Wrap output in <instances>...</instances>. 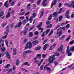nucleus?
<instances>
[{"instance_id": "nucleus-1", "label": "nucleus", "mask_w": 74, "mask_h": 74, "mask_svg": "<svg viewBox=\"0 0 74 74\" xmlns=\"http://www.w3.org/2000/svg\"><path fill=\"white\" fill-rule=\"evenodd\" d=\"M55 55H53V56H51L49 57V61L50 63H52L55 60Z\"/></svg>"}, {"instance_id": "nucleus-2", "label": "nucleus", "mask_w": 74, "mask_h": 74, "mask_svg": "<svg viewBox=\"0 0 74 74\" xmlns=\"http://www.w3.org/2000/svg\"><path fill=\"white\" fill-rule=\"evenodd\" d=\"M31 48H32V43L30 42H27L26 47H25V49H27L28 48L31 49Z\"/></svg>"}, {"instance_id": "nucleus-3", "label": "nucleus", "mask_w": 74, "mask_h": 74, "mask_svg": "<svg viewBox=\"0 0 74 74\" xmlns=\"http://www.w3.org/2000/svg\"><path fill=\"white\" fill-rule=\"evenodd\" d=\"M33 16H31L29 18V21L30 23H31L32 22V21L33 20V18H35L37 15V14L36 13H33Z\"/></svg>"}, {"instance_id": "nucleus-4", "label": "nucleus", "mask_w": 74, "mask_h": 74, "mask_svg": "<svg viewBox=\"0 0 74 74\" xmlns=\"http://www.w3.org/2000/svg\"><path fill=\"white\" fill-rule=\"evenodd\" d=\"M73 51V52L74 51V46L73 47H71L70 49L69 46H68L67 47V53H69V51Z\"/></svg>"}, {"instance_id": "nucleus-5", "label": "nucleus", "mask_w": 74, "mask_h": 74, "mask_svg": "<svg viewBox=\"0 0 74 74\" xmlns=\"http://www.w3.org/2000/svg\"><path fill=\"white\" fill-rule=\"evenodd\" d=\"M42 22H41L40 23V24L38 26V28L40 30H41L40 32V33H41L43 32L42 30H44V28H42L41 27H40V26L42 25Z\"/></svg>"}, {"instance_id": "nucleus-6", "label": "nucleus", "mask_w": 74, "mask_h": 74, "mask_svg": "<svg viewBox=\"0 0 74 74\" xmlns=\"http://www.w3.org/2000/svg\"><path fill=\"white\" fill-rule=\"evenodd\" d=\"M47 66H48V65H46L44 67V70H46V69L47 71H51V69L49 67H47L46 68V67H47Z\"/></svg>"}, {"instance_id": "nucleus-7", "label": "nucleus", "mask_w": 74, "mask_h": 74, "mask_svg": "<svg viewBox=\"0 0 74 74\" xmlns=\"http://www.w3.org/2000/svg\"><path fill=\"white\" fill-rule=\"evenodd\" d=\"M9 32V29L8 28V26H7L5 28V34L8 35V32Z\"/></svg>"}, {"instance_id": "nucleus-8", "label": "nucleus", "mask_w": 74, "mask_h": 74, "mask_svg": "<svg viewBox=\"0 0 74 74\" xmlns=\"http://www.w3.org/2000/svg\"><path fill=\"white\" fill-rule=\"evenodd\" d=\"M62 30L60 31L59 32L58 31L57 32V34L58 37H60V36L62 35Z\"/></svg>"}, {"instance_id": "nucleus-9", "label": "nucleus", "mask_w": 74, "mask_h": 74, "mask_svg": "<svg viewBox=\"0 0 74 74\" xmlns=\"http://www.w3.org/2000/svg\"><path fill=\"white\" fill-rule=\"evenodd\" d=\"M63 45H62L58 49V50L59 52H61L62 51L63 49Z\"/></svg>"}, {"instance_id": "nucleus-10", "label": "nucleus", "mask_w": 74, "mask_h": 74, "mask_svg": "<svg viewBox=\"0 0 74 74\" xmlns=\"http://www.w3.org/2000/svg\"><path fill=\"white\" fill-rule=\"evenodd\" d=\"M22 22L21 21H20L18 23V25H16V27H20L21 26V25H22Z\"/></svg>"}, {"instance_id": "nucleus-11", "label": "nucleus", "mask_w": 74, "mask_h": 74, "mask_svg": "<svg viewBox=\"0 0 74 74\" xmlns=\"http://www.w3.org/2000/svg\"><path fill=\"white\" fill-rule=\"evenodd\" d=\"M56 4V0H55L51 3V7H53V5H55V4Z\"/></svg>"}, {"instance_id": "nucleus-12", "label": "nucleus", "mask_w": 74, "mask_h": 74, "mask_svg": "<svg viewBox=\"0 0 74 74\" xmlns=\"http://www.w3.org/2000/svg\"><path fill=\"white\" fill-rule=\"evenodd\" d=\"M8 1H7L5 2V4L4 5V7H5L6 8L8 7V5H9L8 4H7V3H8Z\"/></svg>"}, {"instance_id": "nucleus-13", "label": "nucleus", "mask_w": 74, "mask_h": 74, "mask_svg": "<svg viewBox=\"0 0 74 74\" xmlns=\"http://www.w3.org/2000/svg\"><path fill=\"white\" fill-rule=\"evenodd\" d=\"M38 42V40H35L32 42V43L34 45H36Z\"/></svg>"}, {"instance_id": "nucleus-14", "label": "nucleus", "mask_w": 74, "mask_h": 74, "mask_svg": "<svg viewBox=\"0 0 74 74\" xmlns=\"http://www.w3.org/2000/svg\"><path fill=\"white\" fill-rule=\"evenodd\" d=\"M47 0H44V1L42 3V4L43 6L44 7H45V6L47 5V4L45 3V2H46Z\"/></svg>"}, {"instance_id": "nucleus-15", "label": "nucleus", "mask_w": 74, "mask_h": 74, "mask_svg": "<svg viewBox=\"0 0 74 74\" xmlns=\"http://www.w3.org/2000/svg\"><path fill=\"white\" fill-rule=\"evenodd\" d=\"M6 57L8 58L9 59H10V54L9 53L7 52L6 53Z\"/></svg>"}, {"instance_id": "nucleus-16", "label": "nucleus", "mask_w": 74, "mask_h": 74, "mask_svg": "<svg viewBox=\"0 0 74 74\" xmlns=\"http://www.w3.org/2000/svg\"><path fill=\"white\" fill-rule=\"evenodd\" d=\"M28 30L27 28H26V30H24V31H22L21 32V33H23L24 35H26V33H27V30Z\"/></svg>"}, {"instance_id": "nucleus-17", "label": "nucleus", "mask_w": 74, "mask_h": 74, "mask_svg": "<svg viewBox=\"0 0 74 74\" xmlns=\"http://www.w3.org/2000/svg\"><path fill=\"white\" fill-rule=\"evenodd\" d=\"M5 42L6 44V45L7 47H9V46L8 45V40H5Z\"/></svg>"}, {"instance_id": "nucleus-18", "label": "nucleus", "mask_w": 74, "mask_h": 74, "mask_svg": "<svg viewBox=\"0 0 74 74\" xmlns=\"http://www.w3.org/2000/svg\"><path fill=\"white\" fill-rule=\"evenodd\" d=\"M0 50L1 52H4L6 50V48L5 47H2L0 49Z\"/></svg>"}, {"instance_id": "nucleus-19", "label": "nucleus", "mask_w": 74, "mask_h": 74, "mask_svg": "<svg viewBox=\"0 0 74 74\" xmlns=\"http://www.w3.org/2000/svg\"><path fill=\"white\" fill-rule=\"evenodd\" d=\"M8 71L7 72V74H10L11 73L12 71V70L11 69H8Z\"/></svg>"}, {"instance_id": "nucleus-20", "label": "nucleus", "mask_w": 74, "mask_h": 74, "mask_svg": "<svg viewBox=\"0 0 74 74\" xmlns=\"http://www.w3.org/2000/svg\"><path fill=\"white\" fill-rule=\"evenodd\" d=\"M48 45V44H46L43 47V50L44 51H45L46 50V49H47V47Z\"/></svg>"}, {"instance_id": "nucleus-21", "label": "nucleus", "mask_w": 74, "mask_h": 74, "mask_svg": "<svg viewBox=\"0 0 74 74\" xmlns=\"http://www.w3.org/2000/svg\"><path fill=\"white\" fill-rule=\"evenodd\" d=\"M21 70H22V71H24V72H25V73H29V71L26 70L25 69L22 68L21 69Z\"/></svg>"}, {"instance_id": "nucleus-22", "label": "nucleus", "mask_w": 74, "mask_h": 74, "mask_svg": "<svg viewBox=\"0 0 74 74\" xmlns=\"http://www.w3.org/2000/svg\"><path fill=\"white\" fill-rule=\"evenodd\" d=\"M10 16V12H8V14L6 15V17L8 18H9Z\"/></svg>"}, {"instance_id": "nucleus-23", "label": "nucleus", "mask_w": 74, "mask_h": 74, "mask_svg": "<svg viewBox=\"0 0 74 74\" xmlns=\"http://www.w3.org/2000/svg\"><path fill=\"white\" fill-rule=\"evenodd\" d=\"M70 51H69V52H68V53H67V50L66 51V53L68 54V56H71V55H72L71 54V53L70 52Z\"/></svg>"}, {"instance_id": "nucleus-24", "label": "nucleus", "mask_w": 74, "mask_h": 74, "mask_svg": "<svg viewBox=\"0 0 74 74\" xmlns=\"http://www.w3.org/2000/svg\"><path fill=\"white\" fill-rule=\"evenodd\" d=\"M58 15V12H55L53 13V16H56Z\"/></svg>"}, {"instance_id": "nucleus-25", "label": "nucleus", "mask_w": 74, "mask_h": 74, "mask_svg": "<svg viewBox=\"0 0 74 74\" xmlns=\"http://www.w3.org/2000/svg\"><path fill=\"white\" fill-rule=\"evenodd\" d=\"M28 21L27 20H23V24H25L26 23V22H27Z\"/></svg>"}, {"instance_id": "nucleus-26", "label": "nucleus", "mask_w": 74, "mask_h": 74, "mask_svg": "<svg viewBox=\"0 0 74 74\" xmlns=\"http://www.w3.org/2000/svg\"><path fill=\"white\" fill-rule=\"evenodd\" d=\"M41 47L39 46L35 48V50H40V49H41Z\"/></svg>"}, {"instance_id": "nucleus-27", "label": "nucleus", "mask_w": 74, "mask_h": 74, "mask_svg": "<svg viewBox=\"0 0 74 74\" xmlns=\"http://www.w3.org/2000/svg\"><path fill=\"white\" fill-rule=\"evenodd\" d=\"M53 33V30H51L50 33L49 34V36H51Z\"/></svg>"}, {"instance_id": "nucleus-28", "label": "nucleus", "mask_w": 74, "mask_h": 74, "mask_svg": "<svg viewBox=\"0 0 74 74\" xmlns=\"http://www.w3.org/2000/svg\"><path fill=\"white\" fill-rule=\"evenodd\" d=\"M33 36V32H30L29 34V37H32V36Z\"/></svg>"}, {"instance_id": "nucleus-29", "label": "nucleus", "mask_w": 74, "mask_h": 74, "mask_svg": "<svg viewBox=\"0 0 74 74\" xmlns=\"http://www.w3.org/2000/svg\"><path fill=\"white\" fill-rule=\"evenodd\" d=\"M52 26V24H50V25H47L46 26V27L47 28H51V27Z\"/></svg>"}, {"instance_id": "nucleus-30", "label": "nucleus", "mask_w": 74, "mask_h": 74, "mask_svg": "<svg viewBox=\"0 0 74 74\" xmlns=\"http://www.w3.org/2000/svg\"><path fill=\"white\" fill-rule=\"evenodd\" d=\"M4 15V12L3 11L1 12V13H0V18Z\"/></svg>"}, {"instance_id": "nucleus-31", "label": "nucleus", "mask_w": 74, "mask_h": 74, "mask_svg": "<svg viewBox=\"0 0 74 74\" xmlns=\"http://www.w3.org/2000/svg\"><path fill=\"white\" fill-rule=\"evenodd\" d=\"M62 18H63V16H60L59 17V21H62Z\"/></svg>"}, {"instance_id": "nucleus-32", "label": "nucleus", "mask_w": 74, "mask_h": 74, "mask_svg": "<svg viewBox=\"0 0 74 74\" xmlns=\"http://www.w3.org/2000/svg\"><path fill=\"white\" fill-rule=\"evenodd\" d=\"M19 60H18L16 61V64L17 66H18L19 65Z\"/></svg>"}, {"instance_id": "nucleus-33", "label": "nucleus", "mask_w": 74, "mask_h": 74, "mask_svg": "<svg viewBox=\"0 0 74 74\" xmlns=\"http://www.w3.org/2000/svg\"><path fill=\"white\" fill-rule=\"evenodd\" d=\"M39 62H40V61H39V60H35L34 61V63H36V64H38V63H39Z\"/></svg>"}, {"instance_id": "nucleus-34", "label": "nucleus", "mask_w": 74, "mask_h": 74, "mask_svg": "<svg viewBox=\"0 0 74 74\" xmlns=\"http://www.w3.org/2000/svg\"><path fill=\"white\" fill-rule=\"evenodd\" d=\"M30 4L29 3L27 5V8L28 10H30Z\"/></svg>"}, {"instance_id": "nucleus-35", "label": "nucleus", "mask_w": 74, "mask_h": 74, "mask_svg": "<svg viewBox=\"0 0 74 74\" xmlns=\"http://www.w3.org/2000/svg\"><path fill=\"white\" fill-rule=\"evenodd\" d=\"M37 57L39 59H40L41 58V54H40L37 55Z\"/></svg>"}, {"instance_id": "nucleus-36", "label": "nucleus", "mask_w": 74, "mask_h": 74, "mask_svg": "<svg viewBox=\"0 0 74 74\" xmlns=\"http://www.w3.org/2000/svg\"><path fill=\"white\" fill-rule=\"evenodd\" d=\"M15 2L16 1H15L12 2L11 4V5H12V6H13V5H14V4H15Z\"/></svg>"}, {"instance_id": "nucleus-37", "label": "nucleus", "mask_w": 74, "mask_h": 74, "mask_svg": "<svg viewBox=\"0 0 74 74\" xmlns=\"http://www.w3.org/2000/svg\"><path fill=\"white\" fill-rule=\"evenodd\" d=\"M43 15H44V11H42L41 12V14L40 16V18H41V17H42V16H43Z\"/></svg>"}, {"instance_id": "nucleus-38", "label": "nucleus", "mask_w": 74, "mask_h": 74, "mask_svg": "<svg viewBox=\"0 0 74 74\" xmlns=\"http://www.w3.org/2000/svg\"><path fill=\"white\" fill-rule=\"evenodd\" d=\"M26 51L27 53H30L32 52V51L30 50H28Z\"/></svg>"}, {"instance_id": "nucleus-39", "label": "nucleus", "mask_w": 74, "mask_h": 74, "mask_svg": "<svg viewBox=\"0 0 74 74\" xmlns=\"http://www.w3.org/2000/svg\"><path fill=\"white\" fill-rule=\"evenodd\" d=\"M27 38H25L23 42L24 44H25V43L27 42Z\"/></svg>"}, {"instance_id": "nucleus-40", "label": "nucleus", "mask_w": 74, "mask_h": 74, "mask_svg": "<svg viewBox=\"0 0 74 74\" xmlns=\"http://www.w3.org/2000/svg\"><path fill=\"white\" fill-rule=\"evenodd\" d=\"M7 35L3 36L1 38H2V39H5V38H7Z\"/></svg>"}, {"instance_id": "nucleus-41", "label": "nucleus", "mask_w": 74, "mask_h": 74, "mask_svg": "<svg viewBox=\"0 0 74 74\" xmlns=\"http://www.w3.org/2000/svg\"><path fill=\"white\" fill-rule=\"evenodd\" d=\"M62 10H63V9H62V8H60L59 11L58 12V14H61L62 11Z\"/></svg>"}, {"instance_id": "nucleus-42", "label": "nucleus", "mask_w": 74, "mask_h": 74, "mask_svg": "<svg viewBox=\"0 0 74 74\" xmlns=\"http://www.w3.org/2000/svg\"><path fill=\"white\" fill-rule=\"evenodd\" d=\"M52 16L50 15V16H49V17L48 18V20L49 21V20H51V19L52 18Z\"/></svg>"}, {"instance_id": "nucleus-43", "label": "nucleus", "mask_w": 74, "mask_h": 74, "mask_svg": "<svg viewBox=\"0 0 74 74\" xmlns=\"http://www.w3.org/2000/svg\"><path fill=\"white\" fill-rule=\"evenodd\" d=\"M49 31H50V29H47L46 32V34H48V33H49Z\"/></svg>"}, {"instance_id": "nucleus-44", "label": "nucleus", "mask_w": 74, "mask_h": 74, "mask_svg": "<svg viewBox=\"0 0 74 74\" xmlns=\"http://www.w3.org/2000/svg\"><path fill=\"white\" fill-rule=\"evenodd\" d=\"M10 66V64H8L5 66V68H8Z\"/></svg>"}, {"instance_id": "nucleus-45", "label": "nucleus", "mask_w": 74, "mask_h": 74, "mask_svg": "<svg viewBox=\"0 0 74 74\" xmlns=\"http://www.w3.org/2000/svg\"><path fill=\"white\" fill-rule=\"evenodd\" d=\"M46 56H47V54H43L42 55V57L43 58H45L46 57Z\"/></svg>"}, {"instance_id": "nucleus-46", "label": "nucleus", "mask_w": 74, "mask_h": 74, "mask_svg": "<svg viewBox=\"0 0 74 74\" xmlns=\"http://www.w3.org/2000/svg\"><path fill=\"white\" fill-rule=\"evenodd\" d=\"M50 23H51V22H49V21H47L46 22V24L47 25H49Z\"/></svg>"}, {"instance_id": "nucleus-47", "label": "nucleus", "mask_w": 74, "mask_h": 74, "mask_svg": "<svg viewBox=\"0 0 74 74\" xmlns=\"http://www.w3.org/2000/svg\"><path fill=\"white\" fill-rule=\"evenodd\" d=\"M28 63H29V62H26L24 63L23 65H25V66H26V65H27Z\"/></svg>"}, {"instance_id": "nucleus-48", "label": "nucleus", "mask_w": 74, "mask_h": 74, "mask_svg": "<svg viewBox=\"0 0 74 74\" xmlns=\"http://www.w3.org/2000/svg\"><path fill=\"white\" fill-rule=\"evenodd\" d=\"M12 69L13 70H15L16 69V67L15 66L13 65V66Z\"/></svg>"}, {"instance_id": "nucleus-49", "label": "nucleus", "mask_w": 74, "mask_h": 74, "mask_svg": "<svg viewBox=\"0 0 74 74\" xmlns=\"http://www.w3.org/2000/svg\"><path fill=\"white\" fill-rule=\"evenodd\" d=\"M38 32L37 31H36L34 33V34L35 35H38Z\"/></svg>"}, {"instance_id": "nucleus-50", "label": "nucleus", "mask_w": 74, "mask_h": 74, "mask_svg": "<svg viewBox=\"0 0 74 74\" xmlns=\"http://www.w3.org/2000/svg\"><path fill=\"white\" fill-rule=\"evenodd\" d=\"M74 40H73L70 42V44L71 45L72 44H74Z\"/></svg>"}, {"instance_id": "nucleus-51", "label": "nucleus", "mask_w": 74, "mask_h": 74, "mask_svg": "<svg viewBox=\"0 0 74 74\" xmlns=\"http://www.w3.org/2000/svg\"><path fill=\"white\" fill-rule=\"evenodd\" d=\"M55 56H59V53H55Z\"/></svg>"}, {"instance_id": "nucleus-52", "label": "nucleus", "mask_w": 74, "mask_h": 74, "mask_svg": "<svg viewBox=\"0 0 74 74\" xmlns=\"http://www.w3.org/2000/svg\"><path fill=\"white\" fill-rule=\"evenodd\" d=\"M43 66L42 65H41L40 67V69L41 70H43Z\"/></svg>"}, {"instance_id": "nucleus-53", "label": "nucleus", "mask_w": 74, "mask_h": 74, "mask_svg": "<svg viewBox=\"0 0 74 74\" xmlns=\"http://www.w3.org/2000/svg\"><path fill=\"white\" fill-rule=\"evenodd\" d=\"M16 52V49L15 48H14L13 49V52Z\"/></svg>"}, {"instance_id": "nucleus-54", "label": "nucleus", "mask_w": 74, "mask_h": 74, "mask_svg": "<svg viewBox=\"0 0 74 74\" xmlns=\"http://www.w3.org/2000/svg\"><path fill=\"white\" fill-rule=\"evenodd\" d=\"M29 14H30V12H28L26 13L25 14V15H29Z\"/></svg>"}, {"instance_id": "nucleus-55", "label": "nucleus", "mask_w": 74, "mask_h": 74, "mask_svg": "<svg viewBox=\"0 0 74 74\" xmlns=\"http://www.w3.org/2000/svg\"><path fill=\"white\" fill-rule=\"evenodd\" d=\"M73 66V64H71L68 67L69 69H70L71 67H72Z\"/></svg>"}, {"instance_id": "nucleus-56", "label": "nucleus", "mask_w": 74, "mask_h": 74, "mask_svg": "<svg viewBox=\"0 0 74 74\" xmlns=\"http://www.w3.org/2000/svg\"><path fill=\"white\" fill-rule=\"evenodd\" d=\"M70 25L69 24H68L66 26V28H69L70 27Z\"/></svg>"}, {"instance_id": "nucleus-57", "label": "nucleus", "mask_w": 74, "mask_h": 74, "mask_svg": "<svg viewBox=\"0 0 74 74\" xmlns=\"http://www.w3.org/2000/svg\"><path fill=\"white\" fill-rule=\"evenodd\" d=\"M7 25V23H5L4 24H3V27H4L5 26H6Z\"/></svg>"}, {"instance_id": "nucleus-58", "label": "nucleus", "mask_w": 74, "mask_h": 74, "mask_svg": "<svg viewBox=\"0 0 74 74\" xmlns=\"http://www.w3.org/2000/svg\"><path fill=\"white\" fill-rule=\"evenodd\" d=\"M45 32H44L43 34L41 35V37H44L45 36Z\"/></svg>"}, {"instance_id": "nucleus-59", "label": "nucleus", "mask_w": 74, "mask_h": 74, "mask_svg": "<svg viewBox=\"0 0 74 74\" xmlns=\"http://www.w3.org/2000/svg\"><path fill=\"white\" fill-rule=\"evenodd\" d=\"M61 29H62L63 30H65V27H60Z\"/></svg>"}, {"instance_id": "nucleus-60", "label": "nucleus", "mask_w": 74, "mask_h": 74, "mask_svg": "<svg viewBox=\"0 0 74 74\" xmlns=\"http://www.w3.org/2000/svg\"><path fill=\"white\" fill-rule=\"evenodd\" d=\"M16 55V52H13V55Z\"/></svg>"}, {"instance_id": "nucleus-61", "label": "nucleus", "mask_w": 74, "mask_h": 74, "mask_svg": "<svg viewBox=\"0 0 74 74\" xmlns=\"http://www.w3.org/2000/svg\"><path fill=\"white\" fill-rule=\"evenodd\" d=\"M25 12H26L25 11H24L23 12H22L21 15H24V14H25Z\"/></svg>"}, {"instance_id": "nucleus-62", "label": "nucleus", "mask_w": 74, "mask_h": 74, "mask_svg": "<svg viewBox=\"0 0 74 74\" xmlns=\"http://www.w3.org/2000/svg\"><path fill=\"white\" fill-rule=\"evenodd\" d=\"M20 19L23 20V19H24V17H23V16L20 17Z\"/></svg>"}, {"instance_id": "nucleus-63", "label": "nucleus", "mask_w": 74, "mask_h": 74, "mask_svg": "<svg viewBox=\"0 0 74 74\" xmlns=\"http://www.w3.org/2000/svg\"><path fill=\"white\" fill-rule=\"evenodd\" d=\"M40 2H41V1H37V4L38 5H39L40 4Z\"/></svg>"}, {"instance_id": "nucleus-64", "label": "nucleus", "mask_w": 74, "mask_h": 74, "mask_svg": "<svg viewBox=\"0 0 74 74\" xmlns=\"http://www.w3.org/2000/svg\"><path fill=\"white\" fill-rule=\"evenodd\" d=\"M69 10H68L67 12H66V14H69Z\"/></svg>"}]
</instances>
